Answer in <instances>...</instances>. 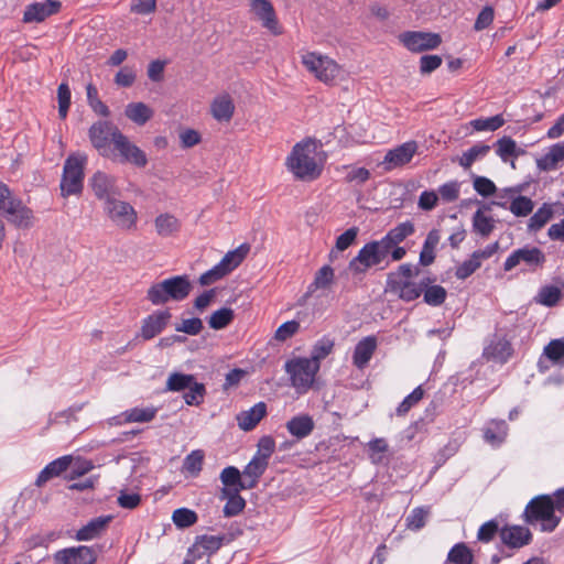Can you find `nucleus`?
I'll use <instances>...</instances> for the list:
<instances>
[{
  "instance_id": "obj_1",
  "label": "nucleus",
  "mask_w": 564,
  "mask_h": 564,
  "mask_svg": "<svg viewBox=\"0 0 564 564\" xmlns=\"http://www.w3.org/2000/svg\"><path fill=\"white\" fill-rule=\"evenodd\" d=\"M318 143L307 139L296 143L286 158V166L295 178L301 181H314L319 177L323 164L318 162Z\"/></svg>"
},
{
  "instance_id": "obj_2",
  "label": "nucleus",
  "mask_w": 564,
  "mask_h": 564,
  "mask_svg": "<svg viewBox=\"0 0 564 564\" xmlns=\"http://www.w3.org/2000/svg\"><path fill=\"white\" fill-rule=\"evenodd\" d=\"M87 161V155L80 152L72 153L67 156L59 183L63 197L82 194Z\"/></svg>"
},
{
  "instance_id": "obj_3",
  "label": "nucleus",
  "mask_w": 564,
  "mask_h": 564,
  "mask_svg": "<svg viewBox=\"0 0 564 564\" xmlns=\"http://www.w3.org/2000/svg\"><path fill=\"white\" fill-rule=\"evenodd\" d=\"M523 519L527 523L541 522V530L552 532L560 523V518L554 513L553 499L549 495H541L527 505Z\"/></svg>"
},
{
  "instance_id": "obj_4",
  "label": "nucleus",
  "mask_w": 564,
  "mask_h": 564,
  "mask_svg": "<svg viewBox=\"0 0 564 564\" xmlns=\"http://www.w3.org/2000/svg\"><path fill=\"white\" fill-rule=\"evenodd\" d=\"M0 214L17 227L29 228L33 224V212L3 183H0Z\"/></svg>"
},
{
  "instance_id": "obj_5",
  "label": "nucleus",
  "mask_w": 564,
  "mask_h": 564,
  "mask_svg": "<svg viewBox=\"0 0 564 564\" xmlns=\"http://www.w3.org/2000/svg\"><path fill=\"white\" fill-rule=\"evenodd\" d=\"M319 364L305 357H296L285 362V372L290 376L291 384L299 393H305L313 386L319 370Z\"/></svg>"
},
{
  "instance_id": "obj_6",
  "label": "nucleus",
  "mask_w": 564,
  "mask_h": 564,
  "mask_svg": "<svg viewBox=\"0 0 564 564\" xmlns=\"http://www.w3.org/2000/svg\"><path fill=\"white\" fill-rule=\"evenodd\" d=\"M249 250L250 246L242 243L235 250L228 251L219 263L199 276V284L207 286L228 275L243 261Z\"/></svg>"
},
{
  "instance_id": "obj_7",
  "label": "nucleus",
  "mask_w": 564,
  "mask_h": 564,
  "mask_svg": "<svg viewBox=\"0 0 564 564\" xmlns=\"http://www.w3.org/2000/svg\"><path fill=\"white\" fill-rule=\"evenodd\" d=\"M389 251L379 240L367 242L348 264V270L354 275L365 274L370 268L381 264Z\"/></svg>"
},
{
  "instance_id": "obj_8",
  "label": "nucleus",
  "mask_w": 564,
  "mask_h": 564,
  "mask_svg": "<svg viewBox=\"0 0 564 564\" xmlns=\"http://www.w3.org/2000/svg\"><path fill=\"white\" fill-rule=\"evenodd\" d=\"M302 63L308 72L325 84L335 82L343 73L341 67L335 61L313 52L305 53L302 56Z\"/></svg>"
},
{
  "instance_id": "obj_9",
  "label": "nucleus",
  "mask_w": 564,
  "mask_h": 564,
  "mask_svg": "<svg viewBox=\"0 0 564 564\" xmlns=\"http://www.w3.org/2000/svg\"><path fill=\"white\" fill-rule=\"evenodd\" d=\"M118 133H122L111 121L99 120L93 123L88 130L91 145L101 156H110V144H115Z\"/></svg>"
},
{
  "instance_id": "obj_10",
  "label": "nucleus",
  "mask_w": 564,
  "mask_h": 564,
  "mask_svg": "<svg viewBox=\"0 0 564 564\" xmlns=\"http://www.w3.org/2000/svg\"><path fill=\"white\" fill-rule=\"evenodd\" d=\"M104 210L107 217L121 229L129 230L137 225L135 209L129 203L117 197L104 204Z\"/></svg>"
},
{
  "instance_id": "obj_11",
  "label": "nucleus",
  "mask_w": 564,
  "mask_h": 564,
  "mask_svg": "<svg viewBox=\"0 0 564 564\" xmlns=\"http://www.w3.org/2000/svg\"><path fill=\"white\" fill-rule=\"evenodd\" d=\"M88 187L94 196L104 202V204L120 196V188L117 184V177L104 171H96L88 178Z\"/></svg>"
},
{
  "instance_id": "obj_12",
  "label": "nucleus",
  "mask_w": 564,
  "mask_h": 564,
  "mask_svg": "<svg viewBox=\"0 0 564 564\" xmlns=\"http://www.w3.org/2000/svg\"><path fill=\"white\" fill-rule=\"evenodd\" d=\"M545 260V254L540 248L525 246L511 252L503 263V270L511 271L523 262L530 270L535 271L538 268L543 267Z\"/></svg>"
},
{
  "instance_id": "obj_13",
  "label": "nucleus",
  "mask_w": 564,
  "mask_h": 564,
  "mask_svg": "<svg viewBox=\"0 0 564 564\" xmlns=\"http://www.w3.org/2000/svg\"><path fill=\"white\" fill-rule=\"evenodd\" d=\"M400 41L411 52L434 50L442 43L440 34L421 31L403 32L400 34Z\"/></svg>"
},
{
  "instance_id": "obj_14",
  "label": "nucleus",
  "mask_w": 564,
  "mask_h": 564,
  "mask_svg": "<svg viewBox=\"0 0 564 564\" xmlns=\"http://www.w3.org/2000/svg\"><path fill=\"white\" fill-rule=\"evenodd\" d=\"M113 147L118 151L122 163H131L137 167H144L148 164L144 151L133 144L123 133H118Z\"/></svg>"
},
{
  "instance_id": "obj_15",
  "label": "nucleus",
  "mask_w": 564,
  "mask_h": 564,
  "mask_svg": "<svg viewBox=\"0 0 564 564\" xmlns=\"http://www.w3.org/2000/svg\"><path fill=\"white\" fill-rule=\"evenodd\" d=\"M433 282L431 278H424L421 280L419 284L412 281H402V279H397L395 276L388 278V288L392 293L398 294V296L405 301L412 302L419 299L423 292V288Z\"/></svg>"
},
{
  "instance_id": "obj_16",
  "label": "nucleus",
  "mask_w": 564,
  "mask_h": 564,
  "mask_svg": "<svg viewBox=\"0 0 564 564\" xmlns=\"http://www.w3.org/2000/svg\"><path fill=\"white\" fill-rule=\"evenodd\" d=\"M95 561L93 550L85 545L64 549L54 554L55 564H94Z\"/></svg>"
},
{
  "instance_id": "obj_17",
  "label": "nucleus",
  "mask_w": 564,
  "mask_h": 564,
  "mask_svg": "<svg viewBox=\"0 0 564 564\" xmlns=\"http://www.w3.org/2000/svg\"><path fill=\"white\" fill-rule=\"evenodd\" d=\"M416 150L417 144L415 141L405 142L392 150H389L384 155L382 164H384V169L388 171L403 166L412 160Z\"/></svg>"
},
{
  "instance_id": "obj_18",
  "label": "nucleus",
  "mask_w": 564,
  "mask_h": 564,
  "mask_svg": "<svg viewBox=\"0 0 564 564\" xmlns=\"http://www.w3.org/2000/svg\"><path fill=\"white\" fill-rule=\"evenodd\" d=\"M61 9L59 1L46 0L45 2H33L26 6L23 14L24 23H40L46 18L57 13Z\"/></svg>"
},
{
  "instance_id": "obj_19",
  "label": "nucleus",
  "mask_w": 564,
  "mask_h": 564,
  "mask_svg": "<svg viewBox=\"0 0 564 564\" xmlns=\"http://www.w3.org/2000/svg\"><path fill=\"white\" fill-rule=\"evenodd\" d=\"M172 315L169 310L155 311L142 321L140 335L144 340H150L162 333L167 326Z\"/></svg>"
},
{
  "instance_id": "obj_20",
  "label": "nucleus",
  "mask_w": 564,
  "mask_h": 564,
  "mask_svg": "<svg viewBox=\"0 0 564 564\" xmlns=\"http://www.w3.org/2000/svg\"><path fill=\"white\" fill-rule=\"evenodd\" d=\"M501 541L511 549H520L532 541L531 531L522 525H506L500 530Z\"/></svg>"
},
{
  "instance_id": "obj_21",
  "label": "nucleus",
  "mask_w": 564,
  "mask_h": 564,
  "mask_svg": "<svg viewBox=\"0 0 564 564\" xmlns=\"http://www.w3.org/2000/svg\"><path fill=\"white\" fill-rule=\"evenodd\" d=\"M251 9L265 29L275 35L281 33L273 6L268 0H251Z\"/></svg>"
},
{
  "instance_id": "obj_22",
  "label": "nucleus",
  "mask_w": 564,
  "mask_h": 564,
  "mask_svg": "<svg viewBox=\"0 0 564 564\" xmlns=\"http://www.w3.org/2000/svg\"><path fill=\"white\" fill-rule=\"evenodd\" d=\"M377 346V338L372 335L364 337L361 340H359L354 349L352 365L359 370L365 369L371 360Z\"/></svg>"
},
{
  "instance_id": "obj_23",
  "label": "nucleus",
  "mask_w": 564,
  "mask_h": 564,
  "mask_svg": "<svg viewBox=\"0 0 564 564\" xmlns=\"http://www.w3.org/2000/svg\"><path fill=\"white\" fill-rule=\"evenodd\" d=\"M163 286L166 290L169 301H183L192 291V283L187 275H175L165 279L163 280Z\"/></svg>"
},
{
  "instance_id": "obj_24",
  "label": "nucleus",
  "mask_w": 564,
  "mask_h": 564,
  "mask_svg": "<svg viewBox=\"0 0 564 564\" xmlns=\"http://www.w3.org/2000/svg\"><path fill=\"white\" fill-rule=\"evenodd\" d=\"M224 541L225 535H197L193 545L191 546V553L194 557L212 555L221 547Z\"/></svg>"
},
{
  "instance_id": "obj_25",
  "label": "nucleus",
  "mask_w": 564,
  "mask_h": 564,
  "mask_svg": "<svg viewBox=\"0 0 564 564\" xmlns=\"http://www.w3.org/2000/svg\"><path fill=\"white\" fill-rule=\"evenodd\" d=\"M112 516H100L91 519L87 524L76 532V540L89 541L98 538L111 522Z\"/></svg>"
},
{
  "instance_id": "obj_26",
  "label": "nucleus",
  "mask_w": 564,
  "mask_h": 564,
  "mask_svg": "<svg viewBox=\"0 0 564 564\" xmlns=\"http://www.w3.org/2000/svg\"><path fill=\"white\" fill-rule=\"evenodd\" d=\"M267 414V404L264 402H259L250 408L248 411H242L237 415L238 426L242 431H251L257 424Z\"/></svg>"
},
{
  "instance_id": "obj_27",
  "label": "nucleus",
  "mask_w": 564,
  "mask_h": 564,
  "mask_svg": "<svg viewBox=\"0 0 564 564\" xmlns=\"http://www.w3.org/2000/svg\"><path fill=\"white\" fill-rule=\"evenodd\" d=\"M314 427V420L308 414L295 415L286 422L288 432L297 440L307 437L313 432Z\"/></svg>"
},
{
  "instance_id": "obj_28",
  "label": "nucleus",
  "mask_w": 564,
  "mask_h": 564,
  "mask_svg": "<svg viewBox=\"0 0 564 564\" xmlns=\"http://www.w3.org/2000/svg\"><path fill=\"white\" fill-rule=\"evenodd\" d=\"M70 456H63L51 462L40 471L35 480V485L37 487H42L50 479L59 476L63 471H66L70 466Z\"/></svg>"
},
{
  "instance_id": "obj_29",
  "label": "nucleus",
  "mask_w": 564,
  "mask_h": 564,
  "mask_svg": "<svg viewBox=\"0 0 564 564\" xmlns=\"http://www.w3.org/2000/svg\"><path fill=\"white\" fill-rule=\"evenodd\" d=\"M519 187H509L505 189L506 195L512 197V200L509 205V210L517 217H525L530 215L534 208V203L530 197L518 195L513 197L514 194L520 193Z\"/></svg>"
},
{
  "instance_id": "obj_30",
  "label": "nucleus",
  "mask_w": 564,
  "mask_h": 564,
  "mask_svg": "<svg viewBox=\"0 0 564 564\" xmlns=\"http://www.w3.org/2000/svg\"><path fill=\"white\" fill-rule=\"evenodd\" d=\"M414 232V225L411 221L399 224L394 228L390 229L384 237L379 241L390 252L393 247L402 242L406 237Z\"/></svg>"
},
{
  "instance_id": "obj_31",
  "label": "nucleus",
  "mask_w": 564,
  "mask_h": 564,
  "mask_svg": "<svg viewBox=\"0 0 564 564\" xmlns=\"http://www.w3.org/2000/svg\"><path fill=\"white\" fill-rule=\"evenodd\" d=\"M210 111L217 121L229 122L235 112L232 98L227 94L216 97L210 105Z\"/></svg>"
},
{
  "instance_id": "obj_32",
  "label": "nucleus",
  "mask_w": 564,
  "mask_h": 564,
  "mask_svg": "<svg viewBox=\"0 0 564 564\" xmlns=\"http://www.w3.org/2000/svg\"><path fill=\"white\" fill-rule=\"evenodd\" d=\"M269 463L262 460L256 456L248 463V465L243 468L242 475L246 479V484L243 487L249 489H253L257 487L260 477L264 474L268 468Z\"/></svg>"
},
{
  "instance_id": "obj_33",
  "label": "nucleus",
  "mask_w": 564,
  "mask_h": 564,
  "mask_svg": "<svg viewBox=\"0 0 564 564\" xmlns=\"http://www.w3.org/2000/svg\"><path fill=\"white\" fill-rule=\"evenodd\" d=\"M490 205H484L473 215V230L481 237H488L496 227V220L491 216H487L485 210H490Z\"/></svg>"
},
{
  "instance_id": "obj_34",
  "label": "nucleus",
  "mask_w": 564,
  "mask_h": 564,
  "mask_svg": "<svg viewBox=\"0 0 564 564\" xmlns=\"http://www.w3.org/2000/svg\"><path fill=\"white\" fill-rule=\"evenodd\" d=\"M239 492L237 489H221L220 498L227 500L224 507V514L226 517L238 516L245 509L246 501Z\"/></svg>"
},
{
  "instance_id": "obj_35",
  "label": "nucleus",
  "mask_w": 564,
  "mask_h": 564,
  "mask_svg": "<svg viewBox=\"0 0 564 564\" xmlns=\"http://www.w3.org/2000/svg\"><path fill=\"white\" fill-rule=\"evenodd\" d=\"M441 236L437 229L429 231L422 250L420 252V264L423 267L431 265L435 260V249L440 242Z\"/></svg>"
},
{
  "instance_id": "obj_36",
  "label": "nucleus",
  "mask_w": 564,
  "mask_h": 564,
  "mask_svg": "<svg viewBox=\"0 0 564 564\" xmlns=\"http://www.w3.org/2000/svg\"><path fill=\"white\" fill-rule=\"evenodd\" d=\"M155 231L161 237H171L181 229V221L172 214H160L154 220Z\"/></svg>"
},
{
  "instance_id": "obj_37",
  "label": "nucleus",
  "mask_w": 564,
  "mask_h": 564,
  "mask_svg": "<svg viewBox=\"0 0 564 564\" xmlns=\"http://www.w3.org/2000/svg\"><path fill=\"white\" fill-rule=\"evenodd\" d=\"M124 115L135 124L143 126L153 117V110L144 102H130L124 109Z\"/></svg>"
},
{
  "instance_id": "obj_38",
  "label": "nucleus",
  "mask_w": 564,
  "mask_h": 564,
  "mask_svg": "<svg viewBox=\"0 0 564 564\" xmlns=\"http://www.w3.org/2000/svg\"><path fill=\"white\" fill-rule=\"evenodd\" d=\"M564 295V281H560V285H544L540 289L536 301L547 307L555 306Z\"/></svg>"
},
{
  "instance_id": "obj_39",
  "label": "nucleus",
  "mask_w": 564,
  "mask_h": 564,
  "mask_svg": "<svg viewBox=\"0 0 564 564\" xmlns=\"http://www.w3.org/2000/svg\"><path fill=\"white\" fill-rule=\"evenodd\" d=\"M507 434L508 425L503 420H492L484 430L485 441L494 446L500 445L506 440Z\"/></svg>"
},
{
  "instance_id": "obj_40",
  "label": "nucleus",
  "mask_w": 564,
  "mask_h": 564,
  "mask_svg": "<svg viewBox=\"0 0 564 564\" xmlns=\"http://www.w3.org/2000/svg\"><path fill=\"white\" fill-rule=\"evenodd\" d=\"M242 476V473L235 466L224 468L220 473V480L224 485L223 489L247 490V487H242L246 484V479Z\"/></svg>"
},
{
  "instance_id": "obj_41",
  "label": "nucleus",
  "mask_w": 564,
  "mask_h": 564,
  "mask_svg": "<svg viewBox=\"0 0 564 564\" xmlns=\"http://www.w3.org/2000/svg\"><path fill=\"white\" fill-rule=\"evenodd\" d=\"M564 160V143L553 144L549 152L538 160V166L543 171L556 169L558 162Z\"/></svg>"
},
{
  "instance_id": "obj_42",
  "label": "nucleus",
  "mask_w": 564,
  "mask_h": 564,
  "mask_svg": "<svg viewBox=\"0 0 564 564\" xmlns=\"http://www.w3.org/2000/svg\"><path fill=\"white\" fill-rule=\"evenodd\" d=\"M511 344L506 339H499L492 343L486 350L485 355L498 362H506L512 355Z\"/></svg>"
},
{
  "instance_id": "obj_43",
  "label": "nucleus",
  "mask_w": 564,
  "mask_h": 564,
  "mask_svg": "<svg viewBox=\"0 0 564 564\" xmlns=\"http://www.w3.org/2000/svg\"><path fill=\"white\" fill-rule=\"evenodd\" d=\"M490 151V147L484 143H477L465 151L458 160L459 165L468 170L474 162L485 158Z\"/></svg>"
},
{
  "instance_id": "obj_44",
  "label": "nucleus",
  "mask_w": 564,
  "mask_h": 564,
  "mask_svg": "<svg viewBox=\"0 0 564 564\" xmlns=\"http://www.w3.org/2000/svg\"><path fill=\"white\" fill-rule=\"evenodd\" d=\"M335 279L334 269L330 265L322 267L314 276V281L308 285L306 295L312 294L318 289H327Z\"/></svg>"
},
{
  "instance_id": "obj_45",
  "label": "nucleus",
  "mask_w": 564,
  "mask_h": 564,
  "mask_svg": "<svg viewBox=\"0 0 564 564\" xmlns=\"http://www.w3.org/2000/svg\"><path fill=\"white\" fill-rule=\"evenodd\" d=\"M553 210L547 204H543L529 219V231L536 232L541 230L552 218Z\"/></svg>"
},
{
  "instance_id": "obj_46",
  "label": "nucleus",
  "mask_w": 564,
  "mask_h": 564,
  "mask_svg": "<svg viewBox=\"0 0 564 564\" xmlns=\"http://www.w3.org/2000/svg\"><path fill=\"white\" fill-rule=\"evenodd\" d=\"M235 318L234 310L229 307H221L215 311L208 318L210 328L219 330L227 327Z\"/></svg>"
},
{
  "instance_id": "obj_47",
  "label": "nucleus",
  "mask_w": 564,
  "mask_h": 564,
  "mask_svg": "<svg viewBox=\"0 0 564 564\" xmlns=\"http://www.w3.org/2000/svg\"><path fill=\"white\" fill-rule=\"evenodd\" d=\"M474 555L463 542L455 544L447 554V561L454 564H473Z\"/></svg>"
},
{
  "instance_id": "obj_48",
  "label": "nucleus",
  "mask_w": 564,
  "mask_h": 564,
  "mask_svg": "<svg viewBox=\"0 0 564 564\" xmlns=\"http://www.w3.org/2000/svg\"><path fill=\"white\" fill-rule=\"evenodd\" d=\"M496 145L497 155L500 156L502 161H507L510 156L518 158L524 152L517 147L516 141L510 137H502L497 141Z\"/></svg>"
},
{
  "instance_id": "obj_49",
  "label": "nucleus",
  "mask_w": 564,
  "mask_h": 564,
  "mask_svg": "<svg viewBox=\"0 0 564 564\" xmlns=\"http://www.w3.org/2000/svg\"><path fill=\"white\" fill-rule=\"evenodd\" d=\"M194 382L195 377L193 375L173 372L166 380V390L175 392L184 391Z\"/></svg>"
},
{
  "instance_id": "obj_50",
  "label": "nucleus",
  "mask_w": 564,
  "mask_h": 564,
  "mask_svg": "<svg viewBox=\"0 0 564 564\" xmlns=\"http://www.w3.org/2000/svg\"><path fill=\"white\" fill-rule=\"evenodd\" d=\"M423 300L430 306L442 305L447 296V291L442 285H426L423 288Z\"/></svg>"
},
{
  "instance_id": "obj_51",
  "label": "nucleus",
  "mask_w": 564,
  "mask_h": 564,
  "mask_svg": "<svg viewBox=\"0 0 564 564\" xmlns=\"http://www.w3.org/2000/svg\"><path fill=\"white\" fill-rule=\"evenodd\" d=\"M156 409L155 408H133L130 410H127L124 415L126 422H139V423H147L152 421L155 417Z\"/></svg>"
},
{
  "instance_id": "obj_52",
  "label": "nucleus",
  "mask_w": 564,
  "mask_h": 564,
  "mask_svg": "<svg viewBox=\"0 0 564 564\" xmlns=\"http://www.w3.org/2000/svg\"><path fill=\"white\" fill-rule=\"evenodd\" d=\"M334 345V340L329 337L318 339L313 346L310 359L321 365V360L326 358L333 351Z\"/></svg>"
},
{
  "instance_id": "obj_53",
  "label": "nucleus",
  "mask_w": 564,
  "mask_h": 564,
  "mask_svg": "<svg viewBox=\"0 0 564 564\" xmlns=\"http://www.w3.org/2000/svg\"><path fill=\"white\" fill-rule=\"evenodd\" d=\"M172 520L177 528L185 529L195 524L198 517L195 511L187 508H178L174 510Z\"/></svg>"
},
{
  "instance_id": "obj_54",
  "label": "nucleus",
  "mask_w": 564,
  "mask_h": 564,
  "mask_svg": "<svg viewBox=\"0 0 564 564\" xmlns=\"http://www.w3.org/2000/svg\"><path fill=\"white\" fill-rule=\"evenodd\" d=\"M83 410V404H74L68 409L57 412L55 414H50L47 425L51 426L53 424H58L63 419L67 425H70L72 422L77 421V413Z\"/></svg>"
},
{
  "instance_id": "obj_55",
  "label": "nucleus",
  "mask_w": 564,
  "mask_h": 564,
  "mask_svg": "<svg viewBox=\"0 0 564 564\" xmlns=\"http://www.w3.org/2000/svg\"><path fill=\"white\" fill-rule=\"evenodd\" d=\"M204 452L202 449H195L191 452L183 463V468L193 476H197L203 467Z\"/></svg>"
},
{
  "instance_id": "obj_56",
  "label": "nucleus",
  "mask_w": 564,
  "mask_h": 564,
  "mask_svg": "<svg viewBox=\"0 0 564 564\" xmlns=\"http://www.w3.org/2000/svg\"><path fill=\"white\" fill-rule=\"evenodd\" d=\"M505 119L501 115H497L490 118H479L470 121V126L476 131H495L502 127Z\"/></svg>"
},
{
  "instance_id": "obj_57",
  "label": "nucleus",
  "mask_w": 564,
  "mask_h": 564,
  "mask_svg": "<svg viewBox=\"0 0 564 564\" xmlns=\"http://www.w3.org/2000/svg\"><path fill=\"white\" fill-rule=\"evenodd\" d=\"M87 101L91 109L104 117L110 115L109 108L98 98V90L93 84H88L86 87Z\"/></svg>"
},
{
  "instance_id": "obj_58",
  "label": "nucleus",
  "mask_w": 564,
  "mask_h": 564,
  "mask_svg": "<svg viewBox=\"0 0 564 564\" xmlns=\"http://www.w3.org/2000/svg\"><path fill=\"white\" fill-rule=\"evenodd\" d=\"M187 389L188 391L183 395L185 403L187 405H199L206 394L205 386L195 381Z\"/></svg>"
},
{
  "instance_id": "obj_59",
  "label": "nucleus",
  "mask_w": 564,
  "mask_h": 564,
  "mask_svg": "<svg viewBox=\"0 0 564 564\" xmlns=\"http://www.w3.org/2000/svg\"><path fill=\"white\" fill-rule=\"evenodd\" d=\"M481 265V261L473 252L469 259L465 260L462 264L456 268L455 275L459 280H465L470 276Z\"/></svg>"
},
{
  "instance_id": "obj_60",
  "label": "nucleus",
  "mask_w": 564,
  "mask_h": 564,
  "mask_svg": "<svg viewBox=\"0 0 564 564\" xmlns=\"http://www.w3.org/2000/svg\"><path fill=\"white\" fill-rule=\"evenodd\" d=\"M473 187L482 197H489L497 191L495 183L490 178L479 175L473 176Z\"/></svg>"
},
{
  "instance_id": "obj_61",
  "label": "nucleus",
  "mask_w": 564,
  "mask_h": 564,
  "mask_svg": "<svg viewBox=\"0 0 564 564\" xmlns=\"http://www.w3.org/2000/svg\"><path fill=\"white\" fill-rule=\"evenodd\" d=\"M424 391L421 386L416 387L409 395L397 408V414L399 416L406 414L412 406L422 400Z\"/></svg>"
},
{
  "instance_id": "obj_62",
  "label": "nucleus",
  "mask_w": 564,
  "mask_h": 564,
  "mask_svg": "<svg viewBox=\"0 0 564 564\" xmlns=\"http://www.w3.org/2000/svg\"><path fill=\"white\" fill-rule=\"evenodd\" d=\"M429 510L417 507L414 508L406 517V527L411 530L417 531L425 525Z\"/></svg>"
},
{
  "instance_id": "obj_63",
  "label": "nucleus",
  "mask_w": 564,
  "mask_h": 564,
  "mask_svg": "<svg viewBox=\"0 0 564 564\" xmlns=\"http://www.w3.org/2000/svg\"><path fill=\"white\" fill-rule=\"evenodd\" d=\"M147 299L153 304V305H163L169 302V297L166 295V290L163 286V281L152 284L148 292H147Z\"/></svg>"
},
{
  "instance_id": "obj_64",
  "label": "nucleus",
  "mask_w": 564,
  "mask_h": 564,
  "mask_svg": "<svg viewBox=\"0 0 564 564\" xmlns=\"http://www.w3.org/2000/svg\"><path fill=\"white\" fill-rule=\"evenodd\" d=\"M544 355L554 364L564 357V339H553L544 347Z\"/></svg>"
}]
</instances>
